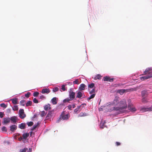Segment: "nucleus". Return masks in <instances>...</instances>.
<instances>
[{"mask_svg": "<svg viewBox=\"0 0 152 152\" xmlns=\"http://www.w3.org/2000/svg\"><path fill=\"white\" fill-rule=\"evenodd\" d=\"M150 71V69H146L145 71H144V73L145 74H147Z\"/></svg>", "mask_w": 152, "mask_h": 152, "instance_id": "43", "label": "nucleus"}, {"mask_svg": "<svg viewBox=\"0 0 152 152\" xmlns=\"http://www.w3.org/2000/svg\"><path fill=\"white\" fill-rule=\"evenodd\" d=\"M86 85L84 84H82L80 85V86L79 88L80 91H83L85 90V88Z\"/></svg>", "mask_w": 152, "mask_h": 152, "instance_id": "18", "label": "nucleus"}, {"mask_svg": "<svg viewBox=\"0 0 152 152\" xmlns=\"http://www.w3.org/2000/svg\"><path fill=\"white\" fill-rule=\"evenodd\" d=\"M53 113V111H50L48 112L46 117L47 119H50L52 117Z\"/></svg>", "mask_w": 152, "mask_h": 152, "instance_id": "9", "label": "nucleus"}, {"mask_svg": "<svg viewBox=\"0 0 152 152\" xmlns=\"http://www.w3.org/2000/svg\"><path fill=\"white\" fill-rule=\"evenodd\" d=\"M10 121L11 120L12 122L13 123H15L17 122V118L16 116H13L11 117Z\"/></svg>", "mask_w": 152, "mask_h": 152, "instance_id": "10", "label": "nucleus"}, {"mask_svg": "<svg viewBox=\"0 0 152 152\" xmlns=\"http://www.w3.org/2000/svg\"><path fill=\"white\" fill-rule=\"evenodd\" d=\"M32 102L31 101H28L26 103V107H28V106H31L32 105Z\"/></svg>", "mask_w": 152, "mask_h": 152, "instance_id": "26", "label": "nucleus"}, {"mask_svg": "<svg viewBox=\"0 0 152 152\" xmlns=\"http://www.w3.org/2000/svg\"><path fill=\"white\" fill-rule=\"evenodd\" d=\"M1 120H0V126H1Z\"/></svg>", "mask_w": 152, "mask_h": 152, "instance_id": "57", "label": "nucleus"}, {"mask_svg": "<svg viewBox=\"0 0 152 152\" xmlns=\"http://www.w3.org/2000/svg\"><path fill=\"white\" fill-rule=\"evenodd\" d=\"M131 91H133L134 90V89L133 88L130 89Z\"/></svg>", "mask_w": 152, "mask_h": 152, "instance_id": "54", "label": "nucleus"}, {"mask_svg": "<svg viewBox=\"0 0 152 152\" xmlns=\"http://www.w3.org/2000/svg\"><path fill=\"white\" fill-rule=\"evenodd\" d=\"M83 104H82L80 105L79 106H78L74 110V112L75 113H78L81 110L80 109V107L82 105H83Z\"/></svg>", "mask_w": 152, "mask_h": 152, "instance_id": "13", "label": "nucleus"}, {"mask_svg": "<svg viewBox=\"0 0 152 152\" xmlns=\"http://www.w3.org/2000/svg\"><path fill=\"white\" fill-rule=\"evenodd\" d=\"M4 113L1 112H0V117L1 118H2L4 117Z\"/></svg>", "mask_w": 152, "mask_h": 152, "instance_id": "45", "label": "nucleus"}, {"mask_svg": "<svg viewBox=\"0 0 152 152\" xmlns=\"http://www.w3.org/2000/svg\"><path fill=\"white\" fill-rule=\"evenodd\" d=\"M70 117L69 113L66 114H65L64 112H63L59 116V119L57 120V122H59L61 120H67Z\"/></svg>", "mask_w": 152, "mask_h": 152, "instance_id": "2", "label": "nucleus"}, {"mask_svg": "<svg viewBox=\"0 0 152 152\" xmlns=\"http://www.w3.org/2000/svg\"><path fill=\"white\" fill-rule=\"evenodd\" d=\"M11 100L13 104H18V99L17 98L13 99Z\"/></svg>", "mask_w": 152, "mask_h": 152, "instance_id": "20", "label": "nucleus"}, {"mask_svg": "<svg viewBox=\"0 0 152 152\" xmlns=\"http://www.w3.org/2000/svg\"><path fill=\"white\" fill-rule=\"evenodd\" d=\"M18 113L20 117L22 119H24L26 117V115L25 114L24 110L23 109H20Z\"/></svg>", "mask_w": 152, "mask_h": 152, "instance_id": "3", "label": "nucleus"}, {"mask_svg": "<svg viewBox=\"0 0 152 152\" xmlns=\"http://www.w3.org/2000/svg\"><path fill=\"white\" fill-rule=\"evenodd\" d=\"M87 115V114L86 113H80L78 115V117H83V116H85Z\"/></svg>", "mask_w": 152, "mask_h": 152, "instance_id": "25", "label": "nucleus"}, {"mask_svg": "<svg viewBox=\"0 0 152 152\" xmlns=\"http://www.w3.org/2000/svg\"><path fill=\"white\" fill-rule=\"evenodd\" d=\"M76 98L79 99H81L85 97V95L83 92L78 91L77 93Z\"/></svg>", "mask_w": 152, "mask_h": 152, "instance_id": "4", "label": "nucleus"}, {"mask_svg": "<svg viewBox=\"0 0 152 152\" xmlns=\"http://www.w3.org/2000/svg\"><path fill=\"white\" fill-rule=\"evenodd\" d=\"M94 86V83H92L90 84H89L88 86V87L90 88H93Z\"/></svg>", "mask_w": 152, "mask_h": 152, "instance_id": "36", "label": "nucleus"}, {"mask_svg": "<svg viewBox=\"0 0 152 152\" xmlns=\"http://www.w3.org/2000/svg\"><path fill=\"white\" fill-rule=\"evenodd\" d=\"M95 88L93 89L91 91H90L89 92V93L90 94H95Z\"/></svg>", "mask_w": 152, "mask_h": 152, "instance_id": "30", "label": "nucleus"}, {"mask_svg": "<svg viewBox=\"0 0 152 152\" xmlns=\"http://www.w3.org/2000/svg\"><path fill=\"white\" fill-rule=\"evenodd\" d=\"M73 83L74 84H79L78 80L76 79L75 81H74L73 82Z\"/></svg>", "mask_w": 152, "mask_h": 152, "instance_id": "39", "label": "nucleus"}, {"mask_svg": "<svg viewBox=\"0 0 152 152\" xmlns=\"http://www.w3.org/2000/svg\"><path fill=\"white\" fill-rule=\"evenodd\" d=\"M142 96L143 97L146 96L148 95V93L147 91L145 90L142 91L141 92Z\"/></svg>", "mask_w": 152, "mask_h": 152, "instance_id": "17", "label": "nucleus"}, {"mask_svg": "<svg viewBox=\"0 0 152 152\" xmlns=\"http://www.w3.org/2000/svg\"><path fill=\"white\" fill-rule=\"evenodd\" d=\"M36 116H37V115H34V116L33 118H34L35 117H36Z\"/></svg>", "mask_w": 152, "mask_h": 152, "instance_id": "55", "label": "nucleus"}, {"mask_svg": "<svg viewBox=\"0 0 152 152\" xmlns=\"http://www.w3.org/2000/svg\"><path fill=\"white\" fill-rule=\"evenodd\" d=\"M25 102V100H21L20 102V104L22 106H24L25 105V104H24Z\"/></svg>", "mask_w": 152, "mask_h": 152, "instance_id": "34", "label": "nucleus"}, {"mask_svg": "<svg viewBox=\"0 0 152 152\" xmlns=\"http://www.w3.org/2000/svg\"><path fill=\"white\" fill-rule=\"evenodd\" d=\"M28 150V148H24L23 149H21L20 150V152H26Z\"/></svg>", "mask_w": 152, "mask_h": 152, "instance_id": "31", "label": "nucleus"}, {"mask_svg": "<svg viewBox=\"0 0 152 152\" xmlns=\"http://www.w3.org/2000/svg\"><path fill=\"white\" fill-rule=\"evenodd\" d=\"M72 106L71 105H70V104L69 105H68V106H67V108H68L69 110H72V109H71V108H72Z\"/></svg>", "mask_w": 152, "mask_h": 152, "instance_id": "48", "label": "nucleus"}, {"mask_svg": "<svg viewBox=\"0 0 152 152\" xmlns=\"http://www.w3.org/2000/svg\"><path fill=\"white\" fill-rule=\"evenodd\" d=\"M142 102H144V99H142Z\"/></svg>", "mask_w": 152, "mask_h": 152, "instance_id": "58", "label": "nucleus"}, {"mask_svg": "<svg viewBox=\"0 0 152 152\" xmlns=\"http://www.w3.org/2000/svg\"><path fill=\"white\" fill-rule=\"evenodd\" d=\"M112 104L115 107H113V110L118 111L120 113H122L124 110L127 107L126 101V99H121L119 97L116 96L112 102Z\"/></svg>", "mask_w": 152, "mask_h": 152, "instance_id": "1", "label": "nucleus"}, {"mask_svg": "<svg viewBox=\"0 0 152 152\" xmlns=\"http://www.w3.org/2000/svg\"><path fill=\"white\" fill-rule=\"evenodd\" d=\"M151 77H152V76H145L142 77H140V78L141 80H145L149 78H150Z\"/></svg>", "mask_w": 152, "mask_h": 152, "instance_id": "21", "label": "nucleus"}, {"mask_svg": "<svg viewBox=\"0 0 152 152\" xmlns=\"http://www.w3.org/2000/svg\"><path fill=\"white\" fill-rule=\"evenodd\" d=\"M0 106L1 107H3L4 108H6L7 107V106L4 103H2L1 104Z\"/></svg>", "mask_w": 152, "mask_h": 152, "instance_id": "46", "label": "nucleus"}, {"mask_svg": "<svg viewBox=\"0 0 152 152\" xmlns=\"http://www.w3.org/2000/svg\"><path fill=\"white\" fill-rule=\"evenodd\" d=\"M7 111L8 112H10V109H8L7 110Z\"/></svg>", "mask_w": 152, "mask_h": 152, "instance_id": "53", "label": "nucleus"}, {"mask_svg": "<svg viewBox=\"0 0 152 152\" xmlns=\"http://www.w3.org/2000/svg\"><path fill=\"white\" fill-rule=\"evenodd\" d=\"M72 100L71 99L69 98H67L66 99H65L63 100V102L64 103H65L66 102H69V101Z\"/></svg>", "mask_w": 152, "mask_h": 152, "instance_id": "27", "label": "nucleus"}, {"mask_svg": "<svg viewBox=\"0 0 152 152\" xmlns=\"http://www.w3.org/2000/svg\"><path fill=\"white\" fill-rule=\"evenodd\" d=\"M51 101L53 104H57V98L53 97L51 100Z\"/></svg>", "mask_w": 152, "mask_h": 152, "instance_id": "19", "label": "nucleus"}, {"mask_svg": "<svg viewBox=\"0 0 152 152\" xmlns=\"http://www.w3.org/2000/svg\"><path fill=\"white\" fill-rule=\"evenodd\" d=\"M46 113L45 111H42L41 114V116L42 117L46 115Z\"/></svg>", "mask_w": 152, "mask_h": 152, "instance_id": "38", "label": "nucleus"}, {"mask_svg": "<svg viewBox=\"0 0 152 152\" xmlns=\"http://www.w3.org/2000/svg\"><path fill=\"white\" fill-rule=\"evenodd\" d=\"M125 92V89H120L117 91V92L120 94L121 95H122Z\"/></svg>", "mask_w": 152, "mask_h": 152, "instance_id": "22", "label": "nucleus"}, {"mask_svg": "<svg viewBox=\"0 0 152 152\" xmlns=\"http://www.w3.org/2000/svg\"><path fill=\"white\" fill-rule=\"evenodd\" d=\"M141 111L143 112L148 111H152V106L148 108L143 107L142 108L141 110Z\"/></svg>", "mask_w": 152, "mask_h": 152, "instance_id": "7", "label": "nucleus"}, {"mask_svg": "<svg viewBox=\"0 0 152 152\" xmlns=\"http://www.w3.org/2000/svg\"><path fill=\"white\" fill-rule=\"evenodd\" d=\"M29 135V133H24L23 135V138L24 139H26Z\"/></svg>", "mask_w": 152, "mask_h": 152, "instance_id": "24", "label": "nucleus"}, {"mask_svg": "<svg viewBox=\"0 0 152 152\" xmlns=\"http://www.w3.org/2000/svg\"><path fill=\"white\" fill-rule=\"evenodd\" d=\"M10 130L12 132H13L17 128V126L15 125H12L10 126Z\"/></svg>", "mask_w": 152, "mask_h": 152, "instance_id": "15", "label": "nucleus"}, {"mask_svg": "<svg viewBox=\"0 0 152 152\" xmlns=\"http://www.w3.org/2000/svg\"><path fill=\"white\" fill-rule=\"evenodd\" d=\"M130 101V99H129V100H128V101Z\"/></svg>", "mask_w": 152, "mask_h": 152, "instance_id": "59", "label": "nucleus"}, {"mask_svg": "<svg viewBox=\"0 0 152 152\" xmlns=\"http://www.w3.org/2000/svg\"><path fill=\"white\" fill-rule=\"evenodd\" d=\"M128 107L129 110L132 112H135L136 111V108L132 104H129L128 106Z\"/></svg>", "mask_w": 152, "mask_h": 152, "instance_id": "5", "label": "nucleus"}, {"mask_svg": "<svg viewBox=\"0 0 152 152\" xmlns=\"http://www.w3.org/2000/svg\"><path fill=\"white\" fill-rule=\"evenodd\" d=\"M45 97L43 95H41L39 97V98L41 99H45Z\"/></svg>", "mask_w": 152, "mask_h": 152, "instance_id": "47", "label": "nucleus"}, {"mask_svg": "<svg viewBox=\"0 0 152 152\" xmlns=\"http://www.w3.org/2000/svg\"><path fill=\"white\" fill-rule=\"evenodd\" d=\"M18 108L17 105H15L12 107V109L14 111H17L18 110Z\"/></svg>", "mask_w": 152, "mask_h": 152, "instance_id": "29", "label": "nucleus"}, {"mask_svg": "<svg viewBox=\"0 0 152 152\" xmlns=\"http://www.w3.org/2000/svg\"><path fill=\"white\" fill-rule=\"evenodd\" d=\"M95 94H94L91 95L89 97L87 98L88 100H90L91 99L93 98L95 96Z\"/></svg>", "mask_w": 152, "mask_h": 152, "instance_id": "28", "label": "nucleus"}, {"mask_svg": "<svg viewBox=\"0 0 152 152\" xmlns=\"http://www.w3.org/2000/svg\"><path fill=\"white\" fill-rule=\"evenodd\" d=\"M39 94V93L38 92H35L33 93V96H37Z\"/></svg>", "mask_w": 152, "mask_h": 152, "instance_id": "37", "label": "nucleus"}, {"mask_svg": "<svg viewBox=\"0 0 152 152\" xmlns=\"http://www.w3.org/2000/svg\"><path fill=\"white\" fill-rule=\"evenodd\" d=\"M1 130L2 132H6L7 131L6 127L3 126L2 127Z\"/></svg>", "mask_w": 152, "mask_h": 152, "instance_id": "33", "label": "nucleus"}, {"mask_svg": "<svg viewBox=\"0 0 152 152\" xmlns=\"http://www.w3.org/2000/svg\"><path fill=\"white\" fill-rule=\"evenodd\" d=\"M102 76L99 74H98L96 75L94 77V79L95 80L97 79L100 80L101 79Z\"/></svg>", "mask_w": 152, "mask_h": 152, "instance_id": "23", "label": "nucleus"}, {"mask_svg": "<svg viewBox=\"0 0 152 152\" xmlns=\"http://www.w3.org/2000/svg\"><path fill=\"white\" fill-rule=\"evenodd\" d=\"M34 123L33 122L30 121L29 122H28L27 123V124L29 126H32L33 124Z\"/></svg>", "mask_w": 152, "mask_h": 152, "instance_id": "32", "label": "nucleus"}, {"mask_svg": "<svg viewBox=\"0 0 152 152\" xmlns=\"http://www.w3.org/2000/svg\"><path fill=\"white\" fill-rule=\"evenodd\" d=\"M30 94H31L29 92H28L27 94H26L25 95V96L26 98H28L29 97Z\"/></svg>", "mask_w": 152, "mask_h": 152, "instance_id": "40", "label": "nucleus"}, {"mask_svg": "<svg viewBox=\"0 0 152 152\" xmlns=\"http://www.w3.org/2000/svg\"><path fill=\"white\" fill-rule=\"evenodd\" d=\"M32 132H30V135H31V134H32Z\"/></svg>", "mask_w": 152, "mask_h": 152, "instance_id": "56", "label": "nucleus"}, {"mask_svg": "<svg viewBox=\"0 0 152 152\" xmlns=\"http://www.w3.org/2000/svg\"><path fill=\"white\" fill-rule=\"evenodd\" d=\"M116 144L117 146H119L120 145L121 143L119 142H116Z\"/></svg>", "mask_w": 152, "mask_h": 152, "instance_id": "49", "label": "nucleus"}, {"mask_svg": "<svg viewBox=\"0 0 152 152\" xmlns=\"http://www.w3.org/2000/svg\"><path fill=\"white\" fill-rule=\"evenodd\" d=\"M114 78H110L109 77L106 76L103 77V80L104 81L113 82Z\"/></svg>", "mask_w": 152, "mask_h": 152, "instance_id": "8", "label": "nucleus"}, {"mask_svg": "<svg viewBox=\"0 0 152 152\" xmlns=\"http://www.w3.org/2000/svg\"><path fill=\"white\" fill-rule=\"evenodd\" d=\"M61 89L63 90V91H66V90L64 85H63L61 86Z\"/></svg>", "mask_w": 152, "mask_h": 152, "instance_id": "44", "label": "nucleus"}, {"mask_svg": "<svg viewBox=\"0 0 152 152\" xmlns=\"http://www.w3.org/2000/svg\"><path fill=\"white\" fill-rule=\"evenodd\" d=\"M53 91L55 92L58 91V88L57 87H56L53 89Z\"/></svg>", "mask_w": 152, "mask_h": 152, "instance_id": "41", "label": "nucleus"}, {"mask_svg": "<svg viewBox=\"0 0 152 152\" xmlns=\"http://www.w3.org/2000/svg\"><path fill=\"white\" fill-rule=\"evenodd\" d=\"M72 107L73 108H74L75 107V104H73L72 105Z\"/></svg>", "mask_w": 152, "mask_h": 152, "instance_id": "51", "label": "nucleus"}, {"mask_svg": "<svg viewBox=\"0 0 152 152\" xmlns=\"http://www.w3.org/2000/svg\"><path fill=\"white\" fill-rule=\"evenodd\" d=\"M44 110L46 111L48 110H50L51 109V107H50V104H48L47 105H45L44 106Z\"/></svg>", "mask_w": 152, "mask_h": 152, "instance_id": "14", "label": "nucleus"}, {"mask_svg": "<svg viewBox=\"0 0 152 152\" xmlns=\"http://www.w3.org/2000/svg\"><path fill=\"white\" fill-rule=\"evenodd\" d=\"M50 92V90L49 88H44L41 91V93L42 94H48Z\"/></svg>", "mask_w": 152, "mask_h": 152, "instance_id": "12", "label": "nucleus"}, {"mask_svg": "<svg viewBox=\"0 0 152 152\" xmlns=\"http://www.w3.org/2000/svg\"><path fill=\"white\" fill-rule=\"evenodd\" d=\"M3 119V121L2 123L4 124H6L10 122V118H4Z\"/></svg>", "mask_w": 152, "mask_h": 152, "instance_id": "11", "label": "nucleus"}, {"mask_svg": "<svg viewBox=\"0 0 152 152\" xmlns=\"http://www.w3.org/2000/svg\"><path fill=\"white\" fill-rule=\"evenodd\" d=\"M32 151V149L31 148H29V152H31Z\"/></svg>", "mask_w": 152, "mask_h": 152, "instance_id": "52", "label": "nucleus"}, {"mask_svg": "<svg viewBox=\"0 0 152 152\" xmlns=\"http://www.w3.org/2000/svg\"><path fill=\"white\" fill-rule=\"evenodd\" d=\"M38 125V123L37 124V125H34L33 127V128H32L31 130L32 131H33L34 129H35L37 127Z\"/></svg>", "mask_w": 152, "mask_h": 152, "instance_id": "35", "label": "nucleus"}, {"mask_svg": "<svg viewBox=\"0 0 152 152\" xmlns=\"http://www.w3.org/2000/svg\"><path fill=\"white\" fill-rule=\"evenodd\" d=\"M75 93L73 91H70L69 92V97L72 100H73L75 97Z\"/></svg>", "mask_w": 152, "mask_h": 152, "instance_id": "6", "label": "nucleus"}, {"mask_svg": "<svg viewBox=\"0 0 152 152\" xmlns=\"http://www.w3.org/2000/svg\"><path fill=\"white\" fill-rule=\"evenodd\" d=\"M22 137H20L19 138H18L19 140L20 141L22 140Z\"/></svg>", "mask_w": 152, "mask_h": 152, "instance_id": "50", "label": "nucleus"}, {"mask_svg": "<svg viewBox=\"0 0 152 152\" xmlns=\"http://www.w3.org/2000/svg\"><path fill=\"white\" fill-rule=\"evenodd\" d=\"M33 102L35 103H38L39 102L38 100L36 98L33 99Z\"/></svg>", "mask_w": 152, "mask_h": 152, "instance_id": "42", "label": "nucleus"}, {"mask_svg": "<svg viewBox=\"0 0 152 152\" xmlns=\"http://www.w3.org/2000/svg\"><path fill=\"white\" fill-rule=\"evenodd\" d=\"M26 124L24 123H22L20 124L19 126V127L21 129H24L26 126Z\"/></svg>", "mask_w": 152, "mask_h": 152, "instance_id": "16", "label": "nucleus"}]
</instances>
